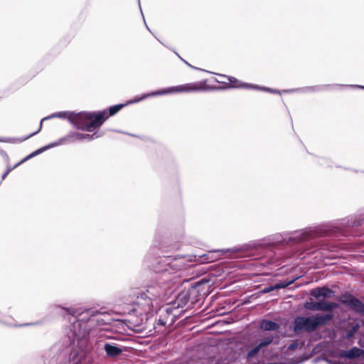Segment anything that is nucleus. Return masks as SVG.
Returning a JSON list of instances; mask_svg holds the SVG:
<instances>
[{
	"label": "nucleus",
	"instance_id": "423d86ee",
	"mask_svg": "<svg viewBox=\"0 0 364 364\" xmlns=\"http://www.w3.org/2000/svg\"><path fill=\"white\" fill-rule=\"evenodd\" d=\"M208 89V86L207 85L206 80H203L200 82H196L191 83H186L181 85H178L175 87H171L166 89H163L158 91L151 92L147 94L144 95L141 97L134 100L133 102H136L146 99L149 97H154L162 95H167L173 92H199V91H205Z\"/></svg>",
	"mask_w": 364,
	"mask_h": 364
},
{
	"label": "nucleus",
	"instance_id": "393cba45",
	"mask_svg": "<svg viewBox=\"0 0 364 364\" xmlns=\"http://www.w3.org/2000/svg\"><path fill=\"white\" fill-rule=\"evenodd\" d=\"M166 321H164L163 319L161 318H159V321H158V324H160L161 326H165L166 325Z\"/></svg>",
	"mask_w": 364,
	"mask_h": 364
},
{
	"label": "nucleus",
	"instance_id": "cd10ccee",
	"mask_svg": "<svg viewBox=\"0 0 364 364\" xmlns=\"http://www.w3.org/2000/svg\"><path fill=\"white\" fill-rule=\"evenodd\" d=\"M138 4H139V5L140 9L141 10V6H140V1H138ZM141 12L142 13V11H141Z\"/></svg>",
	"mask_w": 364,
	"mask_h": 364
},
{
	"label": "nucleus",
	"instance_id": "c85d7f7f",
	"mask_svg": "<svg viewBox=\"0 0 364 364\" xmlns=\"http://www.w3.org/2000/svg\"><path fill=\"white\" fill-rule=\"evenodd\" d=\"M359 88L364 89V86H358Z\"/></svg>",
	"mask_w": 364,
	"mask_h": 364
},
{
	"label": "nucleus",
	"instance_id": "2eb2a0df",
	"mask_svg": "<svg viewBox=\"0 0 364 364\" xmlns=\"http://www.w3.org/2000/svg\"><path fill=\"white\" fill-rule=\"evenodd\" d=\"M294 280L292 279L290 281H284V282H278V283L275 284L274 285H271V286L264 287L261 291V292L263 294H267V293H269L274 290H277V289L285 288V287L289 286L290 284H291L294 282Z\"/></svg>",
	"mask_w": 364,
	"mask_h": 364
},
{
	"label": "nucleus",
	"instance_id": "7ed1b4c3",
	"mask_svg": "<svg viewBox=\"0 0 364 364\" xmlns=\"http://www.w3.org/2000/svg\"><path fill=\"white\" fill-rule=\"evenodd\" d=\"M66 311L75 318L70 329L71 334L68 335L70 344L75 345L77 342V346L83 345L86 342V338L91 328L99 320L95 318V316L90 311H86L82 314H79L77 310L73 309H67Z\"/></svg>",
	"mask_w": 364,
	"mask_h": 364
},
{
	"label": "nucleus",
	"instance_id": "9b49d317",
	"mask_svg": "<svg viewBox=\"0 0 364 364\" xmlns=\"http://www.w3.org/2000/svg\"><path fill=\"white\" fill-rule=\"evenodd\" d=\"M229 80L231 83H233L232 87H236V88H242H242H247V89L261 90L270 92L272 93L279 92L277 90H271L267 87H259L257 85H252V84L242 83V82L238 81L235 77H229Z\"/></svg>",
	"mask_w": 364,
	"mask_h": 364
},
{
	"label": "nucleus",
	"instance_id": "1a4fd4ad",
	"mask_svg": "<svg viewBox=\"0 0 364 364\" xmlns=\"http://www.w3.org/2000/svg\"><path fill=\"white\" fill-rule=\"evenodd\" d=\"M340 301L350 309L364 316V304L356 297L345 294L341 296Z\"/></svg>",
	"mask_w": 364,
	"mask_h": 364
},
{
	"label": "nucleus",
	"instance_id": "4468645a",
	"mask_svg": "<svg viewBox=\"0 0 364 364\" xmlns=\"http://www.w3.org/2000/svg\"><path fill=\"white\" fill-rule=\"evenodd\" d=\"M104 349L107 355L109 357H115L122 353V349L116 344L107 343L105 344Z\"/></svg>",
	"mask_w": 364,
	"mask_h": 364
},
{
	"label": "nucleus",
	"instance_id": "dca6fc26",
	"mask_svg": "<svg viewBox=\"0 0 364 364\" xmlns=\"http://www.w3.org/2000/svg\"><path fill=\"white\" fill-rule=\"evenodd\" d=\"M259 328L263 331H277L279 325L274 321L263 319L260 321Z\"/></svg>",
	"mask_w": 364,
	"mask_h": 364
},
{
	"label": "nucleus",
	"instance_id": "5701e85b",
	"mask_svg": "<svg viewBox=\"0 0 364 364\" xmlns=\"http://www.w3.org/2000/svg\"><path fill=\"white\" fill-rule=\"evenodd\" d=\"M173 311H174V309H173V306H168V307H167V308H166V311L167 314H173V318L171 319V322H173V321H174V320H175V319L177 318V316H178L176 314H173Z\"/></svg>",
	"mask_w": 364,
	"mask_h": 364
},
{
	"label": "nucleus",
	"instance_id": "39448f33",
	"mask_svg": "<svg viewBox=\"0 0 364 364\" xmlns=\"http://www.w3.org/2000/svg\"><path fill=\"white\" fill-rule=\"evenodd\" d=\"M333 317V314H317L312 317L297 316L294 321V331L299 333L303 331L312 332L318 326L325 325Z\"/></svg>",
	"mask_w": 364,
	"mask_h": 364
},
{
	"label": "nucleus",
	"instance_id": "bb28decb",
	"mask_svg": "<svg viewBox=\"0 0 364 364\" xmlns=\"http://www.w3.org/2000/svg\"><path fill=\"white\" fill-rule=\"evenodd\" d=\"M20 164L18 163L16 165H15L13 168H11V167H9L6 170H9V172L13 170L14 168H15L16 167H17Z\"/></svg>",
	"mask_w": 364,
	"mask_h": 364
},
{
	"label": "nucleus",
	"instance_id": "20e7f679",
	"mask_svg": "<svg viewBox=\"0 0 364 364\" xmlns=\"http://www.w3.org/2000/svg\"><path fill=\"white\" fill-rule=\"evenodd\" d=\"M338 231L341 232L342 230L338 227H334L328 225L309 228L294 232L289 237L288 241L301 242L316 236H337Z\"/></svg>",
	"mask_w": 364,
	"mask_h": 364
},
{
	"label": "nucleus",
	"instance_id": "9d476101",
	"mask_svg": "<svg viewBox=\"0 0 364 364\" xmlns=\"http://www.w3.org/2000/svg\"><path fill=\"white\" fill-rule=\"evenodd\" d=\"M338 305L335 302H327L325 301H306L304 304L306 309L311 311H328L338 308Z\"/></svg>",
	"mask_w": 364,
	"mask_h": 364
},
{
	"label": "nucleus",
	"instance_id": "4be33fe9",
	"mask_svg": "<svg viewBox=\"0 0 364 364\" xmlns=\"http://www.w3.org/2000/svg\"><path fill=\"white\" fill-rule=\"evenodd\" d=\"M360 328V326L358 323L355 324L350 330L348 331L346 333V337L347 338H351L354 334L356 333V331Z\"/></svg>",
	"mask_w": 364,
	"mask_h": 364
},
{
	"label": "nucleus",
	"instance_id": "f03ea898",
	"mask_svg": "<svg viewBox=\"0 0 364 364\" xmlns=\"http://www.w3.org/2000/svg\"><path fill=\"white\" fill-rule=\"evenodd\" d=\"M105 112H78L64 111L53 114L52 115L43 118L39 126L38 131L30 134L26 139L35 135L42 127V122L43 120L58 117L61 119H67L74 127L82 131L92 132L96 128H99L104 123L105 119Z\"/></svg>",
	"mask_w": 364,
	"mask_h": 364
},
{
	"label": "nucleus",
	"instance_id": "6e6552de",
	"mask_svg": "<svg viewBox=\"0 0 364 364\" xmlns=\"http://www.w3.org/2000/svg\"><path fill=\"white\" fill-rule=\"evenodd\" d=\"M274 339V336H268L263 338L258 344L254 346L247 354V359L251 361L253 358H256L257 355L264 353L266 348L270 345Z\"/></svg>",
	"mask_w": 364,
	"mask_h": 364
},
{
	"label": "nucleus",
	"instance_id": "412c9836",
	"mask_svg": "<svg viewBox=\"0 0 364 364\" xmlns=\"http://www.w3.org/2000/svg\"><path fill=\"white\" fill-rule=\"evenodd\" d=\"M124 105L123 104H119L114 106H112L109 109V114H107V110H102V112H105V121L110 116L115 114L118 112Z\"/></svg>",
	"mask_w": 364,
	"mask_h": 364
},
{
	"label": "nucleus",
	"instance_id": "b1692460",
	"mask_svg": "<svg viewBox=\"0 0 364 364\" xmlns=\"http://www.w3.org/2000/svg\"><path fill=\"white\" fill-rule=\"evenodd\" d=\"M298 347V343L296 341H293L291 343L289 344L288 349L289 350H294Z\"/></svg>",
	"mask_w": 364,
	"mask_h": 364
},
{
	"label": "nucleus",
	"instance_id": "f257e3e1",
	"mask_svg": "<svg viewBox=\"0 0 364 364\" xmlns=\"http://www.w3.org/2000/svg\"><path fill=\"white\" fill-rule=\"evenodd\" d=\"M181 259V257L173 256L160 257L154 269L157 273H161V276H158L154 284L149 285L145 291L137 295L133 308V311L137 315L145 316L147 319L149 315L153 314L154 307L158 305V299L166 296L171 288V279L168 274L183 268Z\"/></svg>",
	"mask_w": 364,
	"mask_h": 364
},
{
	"label": "nucleus",
	"instance_id": "0eeeda50",
	"mask_svg": "<svg viewBox=\"0 0 364 364\" xmlns=\"http://www.w3.org/2000/svg\"><path fill=\"white\" fill-rule=\"evenodd\" d=\"M102 135V133H100L99 132H95L93 134H82L78 132H70L68 134L65 136L64 137L60 139L58 141L60 143V145L64 143H71L77 141H82L84 139L92 140L94 139H97L100 137Z\"/></svg>",
	"mask_w": 364,
	"mask_h": 364
},
{
	"label": "nucleus",
	"instance_id": "a211bd4d",
	"mask_svg": "<svg viewBox=\"0 0 364 364\" xmlns=\"http://www.w3.org/2000/svg\"><path fill=\"white\" fill-rule=\"evenodd\" d=\"M60 145V143H58V141H55V142H53V143H51L46 146H43L41 149H38V150L33 151V153H31V154H29L28 156H27L26 158H24L23 159H22L19 164H22L25 161H26L27 160L30 159L31 158L42 153L43 151L50 149V148H53L54 146H59Z\"/></svg>",
	"mask_w": 364,
	"mask_h": 364
},
{
	"label": "nucleus",
	"instance_id": "f3484780",
	"mask_svg": "<svg viewBox=\"0 0 364 364\" xmlns=\"http://www.w3.org/2000/svg\"><path fill=\"white\" fill-rule=\"evenodd\" d=\"M60 145V143H58V141H55V142H53V143H51L46 146H43L41 149H38V150L33 151V153H31V154H29L28 156H27L26 158H24L23 159H22L19 164H22L25 161H26L27 160L30 159L31 158L42 153L43 151L50 149V148H53L54 146H59Z\"/></svg>",
	"mask_w": 364,
	"mask_h": 364
},
{
	"label": "nucleus",
	"instance_id": "f8f14e48",
	"mask_svg": "<svg viewBox=\"0 0 364 364\" xmlns=\"http://www.w3.org/2000/svg\"><path fill=\"white\" fill-rule=\"evenodd\" d=\"M85 353L80 349H73L70 354V364H86Z\"/></svg>",
	"mask_w": 364,
	"mask_h": 364
},
{
	"label": "nucleus",
	"instance_id": "aec40b11",
	"mask_svg": "<svg viewBox=\"0 0 364 364\" xmlns=\"http://www.w3.org/2000/svg\"><path fill=\"white\" fill-rule=\"evenodd\" d=\"M218 252H224L225 251L224 250H214V251L209 252L208 253L205 254L201 256V258H202L201 262L208 263V262H212L215 261L218 258H217V257L214 256V253Z\"/></svg>",
	"mask_w": 364,
	"mask_h": 364
},
{
	"label": "nucleus",
	"instance_id": "ddd939ff",
	"mask_svg": "<svg viewBox=\"0 0 364 364\" xmlns=\"http://www.w3.org/2000/svg\"><path fill=\"white\" fill-rule=\"evenodd\" d=\"M310 294L318 299L320 298H331L333 295V291L328 287L316 288L311 291Z\"/></svg>",
	"mask_w": 364,
	"mask_h": 364
},
{
	"label": "nucleus",
	"instance_id": "a878e982",
	"mask_svg": "<svg viewBox=\"0 0 364 364\" xmlns=\"http://www.w3.org/2000/svg\"><path fill=\"white\" fill-rule=\"evenodd\" d=\"M9 173V170H6L2 175L1 179L4 180L6 176Z\"/></svg>",
	"mask_w": 364,
	"mask_h": 364
},
{
	"label": "nucleus",
	"instance_id": "6ab92c4d",
	"mask_svg": "<svg viewBox=\"0 0 364 364\" xmlns=\"http://www.w3.org/2000/svg\"><path fill=\"white\" fill-rule=\"evenodd\" d=\"M364 350L357 347H353L345 353V357L348 358H355L363 355Z\"/></svg>",
	"mask_w": 364,
	"mask_h": 364
}]
</instances>
